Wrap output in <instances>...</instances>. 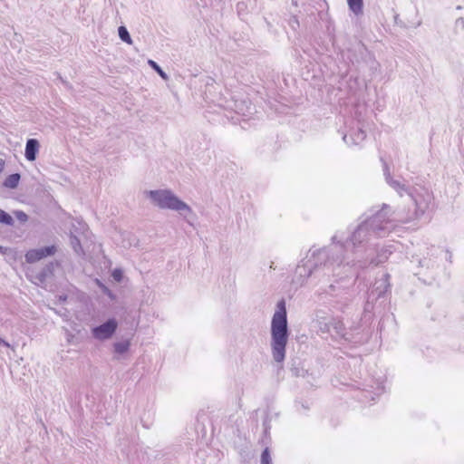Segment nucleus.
Wrapping results in <instances>:
<instances>
[{"mask_svg": "<svg viewBox=\"0 0 464 464\" xmlns=\"http://www.w3.org/2000/svg\"><path fill=\"white\" fill-rule=\"evenodd\" d=\"M272 353L276 362H282L285 356L287 343V320L285 303L281 300L277 304V310L273 315L271 324Z\"/></svg>", "mask_w": 464, "mask_h": 464, "instance_id": "f257e3e1", "label": "nucleus"}, {"mask_svg": "<svg viewBox=\"0 0 464 464\" xmlns=\"http://www.w3.org/2000/svg\"><path fill=\"white\" fill-rule=\"evenodd\" d=\"M150 196L155 203L162 208H171L175 210H181L188 208V207L175 197L170 191H150Z\"/></svg>", "mask_w": 464, "mask_h": 464, "instance_id": "f03ea898", "label": "nucleus"}, {"mask_svg": "<svg viewBox=\"0 0 464 464\" xmlns=\"http://www.w3.org/2000/svg\"><path fill=\"white\" fill-rule=\"evenodd\" d=\"M56 248L54 246H45L39 249H31L25 254L27 263H35L46 256L54 255Z\"/></svg>", "mask_w": 464, "mask_h": 464, "instance_id": "7ed1b4c3", "label": "nucleus"}, {"mask_svg": "<svg viewBox=\"0 0 464 464\" xmlns=\"http://www.w3.org/2000/svg\"><path fill=\"white\" fill-rule=\"evenodd\" d=\"M117 328V323L115 320H109L105 324L93 329V335L97 339H107L110 338Z\"/></svg>", "mask_w": 464, "mask_h": 464, "instance_id": "20e7f679", "label": "nucleus"}, {"mask_svg": "<svg viewBox=\"0 0 464 464\" xmlns=\"http://www.w3.org/2000/svg\"><path fill=\"white\" fill-rule=\"evenodd\" d=\"M39 150V142L35 139H30L25 146V158L29 161H34L36 159V154Z\"/></svg>", "mask_w": 464, "mask_h": 464, "instance_id": "39448f33", "label": "nucleus"}, {"mask_svg": "<svg viewBox=\"0 0 464 464\" xmlns=\"http://www.w3.org/2000/svg\"><path fill=\"white\" fill-rule=\"evenodd\" d=\"M19 180H20L19 174H17V173L11 174L5 179V180L4 182V186L6 188H14L18 186Z\"/></svg>", "mask_w": 464, "mask_h": 464, "instance_id": "423d86ee", "label": "nucleus"}, {"mask_svg": "<svg viewBox=\"0 0 464 464\" xmlns=\"http://www.w3.org/2000/svg\"><path fill=\"white\" fill-rule=\"evenodd\" d=\"M350 9L356 14L362 11V0H347Z\"/></svg>", "mask_w": 464, "mask_h": 464, "instance_id": "0eeeda50", "label": "nucleus"}, {"mask_svg": "<svg viewBox=\"0 0 464 464\" xmlns=\"http://www.w3.org/2000/svg\"><path fill=\"white\" fill-rule=\"evenodd\" d=\"M119 35L122 41H124L127 44H131L130 36L127 31V29L124 26H121L119 28Z\"/></svg>", "mask_w": 464, "mask_h": 464, "instance_id": "6e6552de", "label": "nucleus"}, {"mask_svg": "<svg viewBox=\"0 0 464 464\" xmlns=\"http://www.w3.org/2000/svg\"><path fill=\"white\" fill-rule=\"evenodd\" d=\"M129 346H130L129 342L117 343L114 345L115 352L118 353H123L128 350Z\"/></svg>", "mask_w": 464, "mask_h": 464, "instance_id": "1a4fd4ad", "label": "nucleus"}, {"mask_svg": "<svg viewBox=\"0 0 464 464\" xmlns=\"http://www.w3.org/2000/svg\"><path fill=\"white\" fill-rule=\"evenodd\" d=\"M0 222L11 225L13 223L12 217L5 212L4 210H0Z\"/></svg>", "mask_w": 464, "mask_h": 464, "instance_id": "9d476101", "label": "nucleus"}, {"mask_svg": "<svg viewBox=\"0 0 464 464\" xmlns=\"http://www.w3.org/2000/svg\"><path fill=\"white\" fill-rule=\"evenodd\" d=\"M261 464H271V456L268 449H265L262 452Z\"/></svg>", "mask_w": 464, "mask_h": 464, "instance_id": "9b49d317", "label": "nucleus"}, {"mask_svg": "<svg viewBox=\"0 0 464 464\" xmlns=\"http://www.w3.org/2000/svg\"><path fill=\"white\" fill-rule=\"evenodd\" d=\"M150 65L154 68L162 78H166L165 72L160 68V66L152 60L149 61Z\"/></svg>", "mask_w": 464, "mask_h": 464, "instance_id": "f8f14e48", "label": "nucleus"}, {"mask_svg": "<svg viewBox=\"0 0 464 464\" xmlns=\"http://www.w3.org/2000/svg\"><path fill=\"white\" fill-rule=\"evenodd\" d=\"M112 276L116 281H121L122 277V272L120 269H115L112 272Z\"/></svg>", "mask_w": 464, "mask_h": 464, "instance_id": "ddd939ff", "label": "nucleus"}]
</instances>
